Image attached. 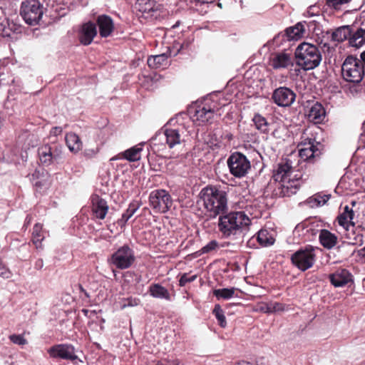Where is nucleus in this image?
Wrapping results in <instances>:
<instances>
[{
    "label": "nucleus",
    "instance_id": "1",
    "mask_svg": "<svg viewBox=\"0 0 365 365\" xmlns=\"http://www.w3.org/2000/svg\"><path fill=\"white\" fill-rule=\"evenodd\" d=\"M299 173L289 159H283L274 170L273 178L278 182L277 195L280 197L290 196L299 189L301 179Z\"/></svg>",
    "mask_w": 365,
    "mask_h": 365
},
{
    "label": "nucleus",
    "instance_id": "2",
    "mask_svg": "<svg viewBox=\"0 0 365 365\" xmlns=\"http://www.w3.org/2000/svg\"><path fill=\"white\" fill-rule=\"evenodd\" d=\"M175 122L174 119H170L163 130L152 138L151 143L153 149L160 151L163 150L166 145L173 148L176 145L181 143L182 137L187 131L182 124H178L177 126L171 128L172 125H175Z\"/></svg>",
    "mask_w": 365,
    "mask_h": 365
},
{
    "label": "nucleus",
    "instance_id": "3",
    "mask_svg": "<svg viewBox=\"0 0 365 365\" xmlns=\"http://www.w3.org/2000/svg\"><path fill=\"white\" fill-rule=\"evenodd\" d=\"M203 205L209 215L215 217L227 209V194L217 186H207L200 193Z\"/></svg>",
    "mask_w": 365,
    "mask_h": 365
},
{
    "label": "nucleus",
    "instance_id": "4",
    "mask_svg": "<svg viewBox=\"0 0 365 365\" xmlns=\"http://www.w3.org/2000/svg\"><path fill=\"white\" fill-rule=\"evenodd\" d=\"M250 217L242 211L231 212L219 218V230L226 237H233L247 230L250 225Z\"/></svg>",
    "mask_w": 365,
    "mask_h": 365
},
{
    "label": "nucleus",
    "instance_id": "5",
    "mask_svg": "<svg viewBox=\"0 0 365 365\" xmlns=\"http://www.w3.org/2000/svg\"><path fill=\"white\" fill-rule=\"evenodd\" d=\"M295 57L297 64L304 71H309L318 67L322 59L319 48L306 42L297 46Z\"/></svg>",
    "mask_w": 365,
    "mask_h": 365
},
{
    "label": "nucleus",
    "instance_id": "6",
    "mask_svg": "<svg viewBox=\"0 0 365 365\" xmlns=\"http://www.w3.org/2000/svg\"><path fill=\"white\" fill-rule=\"evenodd\" d=\"M341 71L345 81L358 83L361 81L364 75V64L360 59L349 56L344 61Z\"/></svg>",
    "mask_w": 365,
    "mask_h": 365
},
{
    "label": "nucleus",
    "instance_id": "7",
    "mask_svg": "<svg viewBox=\"0 0 365 365\" xmlns=\"http://www.w3.org/2000/svg\"><path fill=\"white\" fill-rule=\"evenodd\" d=\"M227 163L230 173L239 178L245 176L251 168L250 161L239 152L231 154Z\"/></svg>",
    "mask_w": 365,
    "mask_h": 365
},
{
    "label": "nucleus",
    "instance_id": "8",
    "mask_svg": "<svg viewBox=\"0 0 365 365\" xmlns=\"http://www.w3.org/2000/svg\"><path fill=\"white\" fill-rule=\"evenodd\" d=\"M20 14L26 24L36 25L43 15V9L37 0H26L21 3Z\"/></svg>",
    "mask_w": 365,
    "mask_h": 365
},
{
    "label": "nucleus",
    "instance_id": "9",
    "mask_svg": "<svg viewBox=\"0 0 365 365\" xmlns=\"http://www.w3.org/2000/svg\"><path fill=\"white\" fill-rule=\"evenodd\" d=\"M41 163L48 166L54 163H58L63 158V147L61 145L51 144L40 147L38 150Z\"/></svg>",
    "mask_w": 365,
    "mask_h": 365
},
{
    "label": "nucleus",
    "instance_id": "10",
    "mask_svg": "<svg viewBox=\"0 0 365 365\" xmlns=\"http://www.w3.org/2000/svg\"><path fill=\"white\" fill-rule=\"evenodd\" d=\"M135 259L133 250L128 245L118 248L110 257V262L120 269H128Z\"/></svg>",
    "mask_w": 365,
    "mask_h": 365
},
{
    "label": "nucleus",
    "instance_id": "11",
    "mask_svg": "<svg viewBox=\"0 0 365 365\" xmlns=\"http://www.w3.org/2000/svg\"><path fill=\"white\" fill-rule=\"evenodd\" d=\"M190 118L196 125L210 123L215 114V106L211 107L205 103L196 104L189 110Z\"/></svg>",
    "mask_w": 365,
    "mask_h": 365
},
{
    "label": "nucleus",
    "instance_id": "12",
    "mask_svg": "<svg viewBox=\"0 0 365 365\" xmlns=\"http://www.w3.org/2000/svg\"><path fill=\"white\" fill-rule=\"evenodd\" d=\"M292 263L302 271L312 267L316 260L315 249L308 246L294 252L291 257Z\"/></svg>",
    "mask_w": 365,
    "mask_h": 365
},
{
    "label": "nucleus",
    "instance_id": "13",
    "mask_svg": "<svg viewBox=\"0 0 365 365\" xmlns=\"http://www.w3.org/2000/svg\"><path fill=\"white\" fill-rule=\"evenodd\" d=\"M150 205L156 212L165 213L173 205L170 195L165 190H155L149 195Z\"/></svg>",
    "mask_w": 365,
    "mask_h": 365
},
{
    "label": "nucleus",
    "instance_id": "14",
    "mask_svg": "<svg viewBox=\"0 0 365 365\" xmlns=\"http://www.w3.org/2000/svg\"><path fill=\"white\" fill-rule=\"evenodd\" d=\"M272 98L278 106L288 107L294 102L296 94L289 88L279 87L274 91Z\"/></svg>",
    "mask_w": 365,
    "mask_h": 365
},
{
    "label": "nucleus",
    "instance_id": "15",
    "mask_svg": "<svg viewBox=\"0 0 365 365\" xmlns=\"http://www.w3.org/2000/svg\"><path fill=\"white\" fill-rule=\"evenodd\" d=\"M48 352L52 358L74 361L78 357L75 354V349L72 345L61 344L51 346Z\"/></svg>",
    "mask_w": 365,
    "mask_h": 365
},
{
    "label": "nucleus",
    "instance_id": "16",
    "mask_svg": "<svg viewBox=\"0 0 365 365\" xmlns=\"http://www.w3.org/2000/svg\"><path fill=\"white\" fill-rule=\"evenodd\" d=\"M301 145L303 147L299 149V156L304 161H312V159L319 154L318 148L311 138L302 141Z\"/></svg>",
    "mask_w": 365,
    "mask_h": 365
},
{
    "label": "nucleus",
    "instance_id": "17",
    "mask_svg": "<svg viewBox=\"0 0 365 365\" xmlns=\"http://www.w3.org/2000/svg\"><path fill=\"white\" fill-rule=\"evenodd\" d=\"M270 65L274 69L287 68L293 65V60L289 53L277 52L272 55Z\"/></svg>",
    "mask_w": 365,
    "mask_h": 365
},
{
    "label": "nucleus",
    "instance_id": "18",
    "mask_svg": "<svg viewBox=\"0 0 365 365\" xmlns=\"http://www.w3.org/2000/svg\"><path fill=\"white\" fill-rule=\"evenodd\" d=\"M329 279L335 287H341L352 282V275L346 269H339L329 275Z\"/></svg>",
    "mask_w": 365,
    "mask_h": 365
},
{
    "label": "nucleus",
    "instance_id": "19",
    "mask_svg": "<svg viewBox=\"0 0 365 365\" xmlns=\"http://www.w3.org/2000/svg\"><path fill=\"white\" fill-rule=\"evenodd\" d=\"M91 202V209L94 216L100 220L105 219L109 209L106 200L98 195H93Z\"/></svg>",
    "mask_w": 365,
    "mask_h": 365
},
{
    "label": "nucleus",
    "instance_id": "20",
    "mask_svg": "<svg viewBox=\"0 0 365 365\" xmlns=\"http://www.w3.org/2000/svg\"><path fill=\"white\" fill-rule=\"evenodd\" d=\"M143 143L138 144L135 146H133L123 153L118 154L117 155L113 157L111 160H117L125 159L130 162L138 161L140 159V153L143 150Z\"/></svg>",
    "mask_w": 365,
    "mask_h": 365
},
{
    "label": "nucleus",
    "instance_id": "21",
    "mask_svg": "<svg viewBox=\"0 0 365 365\" xmlns=\"http://www.w3.org/2000/svg\"><path fill=\"white\" fill-rule=\"evenodd\" d=\"M97 24L100 35L103 38L109 36L114 30L113 21L109 16H98L97 18Z\"/></svg>",
    "mask_w": 365,
    "mask_h": 365
},
{
    "label": "nucleus",
    "instance_id": "22",
    "mask_svg": "<svg viewBox=\"0 0 365 365\" xmlns=\"http://www.w3.org/2000/svg\"><path fill=\"white\" fill-rule=\"evenodd\" d=\"M97 34L96 26L94 23L88 22L83 25L80 33V41L83 45H89Z\"/></svg>",
    "mask_w": 365,
    "mask_h": 365
},
{
    "label": "nucleus",
    "instance_id": "23",
    "mask_svg": "<svg viewBox=\"0 0 365 365\" xmlns=\"http://www.w3.org/2000/svg\"><path fill=\"white\" fill-rule=\"evenodd\" d=\"M354 218V210L349 205H346L344 207L342 212L338 216L337 220L340 226L348 230L350 226L355 225Z\"/></svg>",
    "mask_w": 365,
    "mask_h": 365
},
{
    "label": "nucleus",
    "instance_id": "24",
    "mask_svg": "<svg viewBox=\"0 0 365 365\" xmlns=\"http://www.w3.org/2000/svg\"><path fill=\"white\" fill-rule=\"evenodd\" d=\"M325 113V110L322 105L319 103H315L310 108L307 115L309 121L317 124L324 120Z\"/></svg>",
    "mask_w": 365,
    "mask_h": 365
},
{
    "label": "nucleus",
    "instance_id": "25",
    "mask_svg": "<svg viewBox=\"0 0 365 365\" xmlns=\"http://www.w3.org/2000/svg\"><path fill=\"white\" fill-rule=\"evenodd\" d=\"M321 245L327 249L333 248L338 242V237L327 230H321L319 235Z\"/></svg>",
    "mask_w": 365,
    "mask_h": 365
},
{
    "label": "nucleus",
    "instance_id": "26",
    "mask_svg": "<svg viewBox=\"0 0 365 365\" xmlns=\"http://www.w3.org/2000/svg\"><path fill=\"white\" fill-rule=\"evenodd\" d=\"M29 178L35 187L41 188L46 185L48 181V173L43 168H36L34 172L29 175Z\"/></svg>",
    "mask_w": 365,
    "mask_h": 365
},
{
    "label": "nucleus",
    "instance_id": "27",
    "mask_svg": "<svg viewBox=\"0 0 365 365\" xmlns=\"http://www.w3.org/2000/svg\"><path fill=\"white\" fill-rule=\"evenodd\" d=\"M136 7L141 13L153 16L158 10V4L154 0H138Z\"/></svg>",
    "mask_w": 365,
    "mask_h": 365
},
{
    "label": "nucleus",
    "instance_id": "28",
    "mask_svg": "<svg viewBox=\"0 0 365 365\" xmlns=\"http://www.w3.org/2000/svg\"><path fill=\"white\" fill-rule=\"evenodd\" d=\"M349 45L352 47L359 48L365 44V29L363 26L355 31H351V36L349 39Z\"/></svg>",
    "mask_w": 365,
    "mask_h": 365
},
{
    "label": "nucleus",
    "instance_id": "29",
    "mask_svg": "<svg viewBox=\"0 0 365 365\" xmlns=\"http://www.w3.org/2000/svg\"><path fill=\"white\" fill-rule=\"evenodd\" d=\"M149 293L154 298L170 299L168 290L159 284H153L149 287Z\"/></svg>",
    "mask_w": 365,
    "mask_h": 365
},
{
    "label": "nucleus",
    "instance_id": "30",
    "mask_svg": "<svg viewBox=\"0 0 365 365\" xmlns=\"http://www.w3.org/2000/svg\"><path fill=\"white\" fill-rule=\"evenodd\" d=\"M65 138L66 145L71 152L77 153L81 149L82 142L76 133H67Z\"/></svg>",
    "mask_w": 365,
    "mask_h": 365
},
{
    "label": "nucleus",
    "instance_id": "31",
    "mask_svg": "<svg viewBox=\"0 0 365 365\" xmlns=\"http://www.w3.org/2000/svg\"><path fill=\"white\" fill-rule=\"evenodd\" d=\"M140 205L138 202H131L128 209L125 211V212L122 215L121 218H120L117 223L118 225L123 228L125 226L126 222L133 216V215L136 212V211L139 209Z\"/></svg>",
    "mask_w": 365,
    "mask_h": 365
},
{
    "label": "nucleus",
    "instance_id": "32",
    "mask_svg": "<svg viewBox=\"0 0 365 365\" xmlns=\"http://www.w3.org/2000/svg\"><path fill=\"white\" fill-rule=\"evenodd\" d=\"M351 36V28L349 26H343L337 28L331 34V39L334 41L341 42L350 38Z\"/></svg>",
    "mask_w": 365,
    "mask_h": 365
},
{
    "label": "nucleus",
    "instance_id": "33",
    "mask_svg": "<svg viewBox=\"0 0 365 365\" xmlns=\"http://www.w3.org/2000/svg\"><path fill=\"white\" fill-rule=\"evenodd\" d=\"M304 33V25L301 23L297 24L295 26L287 28L285 34L287 39L289 41L297 40L300 38Z\"/></svg>",
    "mask_w": 365,
    "mask_h": 365
},
{
    "label": "nucleus",
    "instance_id": "34",
    "mask_svg": "<svg viewBox=\"0 0 365 365\" xmlns=\"http://www.w3.org/2000/svg\"><path fill=\"white\" fill-rule=\"evenodd\" d=\"M330 195L316 194L306 200V203L312 208L324 205L330 198Z\"/></svg>",
    "mask_w": 365,
    "mask_h": 365
},
{
    "label": "nucleus",
    "instance_id": "35",
    "mask_svg": "<svg viewBox=\"0 0 365 365\" xmlns=\"http://www.w3.org/2000/svg\"><path fill=\"white\" fill-rule=\"evenodd\" d=\"M257 240L261 246L267 247L274 244V238L267 230H260L257 236Z\"/></svg>",
    "mask_w": 365,
    "mask_h": 365
},
{
    "label": "nucleus",
    "instance_id": "36",
    "mask_svg": "<svg viewBox=\"0 0 365 365\" xmlns=\"http://www.w3.org/2000/svg\"><path fill=\"white\" fill-rule=\"evenodd\" d=\"M168 63V55L162 53L150 56L148 58V65L151 68H160L166 66Z\"/></svg>",
    "mask_w": 365,
    "mask_h": 365
},
{
    "label": "nucleus",
    "instance_id": "37",
    "mask_svg": "<svg viewBox=\"0 0 365 365\" xmlns=\"http://www.w3.org/2000/svg\"><path fill=\"white\" fill-rule=\"evenodd\" d=\"M44 236L42 232V225L37 223L34 225L32 232V242L36 249H41V242L43 240Z\"/></svg>",
    "mask_w": 365,
    "mask_h": 365
},
{
    "label": "nucleus",
    "instance_id": "38",
    "mask_svg": "<svg viewBox=\"0 0 365 365\" xmlns=\"http://www.w3.org/2000/svg\"><path fill=\"white\" fill-rule=\"evenodd\" d=\"M237 289L235 287L217 289L213 291V294L217 299H229L235 296V292Z\"/></svg>",
    "mask_w": 365,
    "mask_h": 365
},
{
    "label": "nucleus",
    "instance_id": "39",
    "mask_svg": "<svg viewBox=\"0 0 365 365\" xmlns=\"http://www.w3.org/2000/svg\"><path fill=\"white\" fill-rule=\"evenodd\" d=\"M257 130L263 133L269 132V123L266 118L259 114H255L252 119Z\"/></svg>",
    "mask_w": 365,
    "mask_h": 365
},
{
    "label": "nucleus",
    "instance_id": "40",
    "mask_svg": "<svg viewBox=\"0 0 365 365\" xmlns=\"http://www.w3.org/2000/svg\"><path fill=\"white\" fill-rule=\"evenodd\" d=\"M302 231L305 240H310L311 237L316 235L317 230H315L312 225L304 226V225H298L296 227V232Z\"/></svg>",
    "mask_w": 365,
    "mask_h": 365
},
{
    "label": "nucleus",
    "instance_id": "41",
    "mask_svg": "<svg viewBox=\"0 0 365 365\" xmlns=\"http://www.w3.org/2000/svg\"><path fill=\"white\" fill-rule=\"evenodd\" d=\"M11 155L5 154L4 151L0 148V161H6L9 163H20L19 159L16 157V150H10Z\"/></svg>",
    "mask_w": 365,
    "mask_h": 365
},
{
    "label": "nucleus",
    "instance_id": "42",
    "mask_svg": "<svg viewBox=\"0 0 365 365\" xmlns=\"http://www.w3.org/2000/svg\"><path fill=\"white\" fill-rule=\"evenodd\" d=\"M213 314H215L217 322L221 327H225L227 325L226 319L224 314V312L219 304H216L213 309Z\"/></svg>",
    "mask_w": 365,
    "mask_h": 365
},
{
    "label": "nucleus",
    "instance_id": "43",
    "mask_svg": "<svg viewBox=\"0 0 365 365\" xmlns=\"http://www.w3.org/2000/svg\"><path fill=\"white\" fill-rule=\"evenodd\" d=\"M350 1L351 0H327V4L329 7L333 8L335 10H340Z\"/></svg>",
    "mask_w": 365,
    "mask_h": 365
},
{
    "label": "nucleus",
    "instance_id": "44",
    "mask_svg": "<svg viewBox=\"0 0 365 365\" xmlns=\"http://www.w3.org/2000/svg\"><path fill=\"white\" fill-rule=\"evenodd\" d=\"M218 248V242L216 240H212L201 249V252L202 253H209L217 250Z\"/></svg>",
    "mask_w": 365,
    "mask_h": 365
},
{
    "label": "nucleus",
    "instance_id": "45",
    "mask_svg": "<svg viewBox=\"0 0 365 365\" xmlns=\"http://www.w3.org/2000/svg\"><path fill=\"white\" fill-rule=\"evenodd\" d=\"M9 339L15 344L23 346L27 344V340L21 334H11Z\"/></svg>",
    "mask_w": 365,
    "mask_h": 365
},
{
    "label": "nucleus",
    "instance_id": "46",
    "mask_svg": "<svg viewBox=\"0 0 365 365\" xmlns=\"http://www.w3.org/2000/svg\"><path fill=\"white\" fill-rule=\"evenodd\" d=\"M197 278V275H192L189 276L187 273L183 274L180 280H179V285L180 287H184L187 283L192 282L195 281Z\"/></svg>",
    "mask_w": 365,
    "mask_h": 365
},
{
    "label": "nucleus",
    "instance_id": "47",
    "mask_svg": "<svg viewBox=\"0 0 365 365\" xmlns=\"http://www.w3.org/2000/svg\"><path fill=\"white\" fill-rule=\"evenodd\" d=\"M11 276V272L0 262V277L4 279H9Z\"/></svg>",
    "mask_w": 365,
    "mask_h": 365
},
{
    "label": "nucleus",
    "instance_id": "48",
    "mask_svg": "<svg viewBox=\"0 0 365 365\" xmlns=\"http://www.w3.org/2000/svg\"><path fill=\"white\" fill-rule=\"evenodd\" d=\"M270 303L272 313L280 312L287 310V307L284 304L273 302H270Z\"/></svg>",
    "mask_w": 365,
    "mask_h": 365
},
{
    "label": "nucleus",
    "instance_id": "49",
    "mask_svg": "<svg viewBox=\"0 0 365 365\" xmlns=\"http://www.w3.org/2000/svg\"><path fill=\"white\" fill-rule=\"evenodd\" d=\"M320 11H319V8L315 5H312V6H310L308 9H307V11H306V16H317L319 14Z\"/></svg>",
    "mask_w": 365,
    "mask_h": 365
},
{
    "label": "nucleus",
    "instance_id": "50",
    "mask_svg": "<svg viewBox=\"0 0 365 365\" xmlns=\"http://www.w3.org/2000/svg\"><path fill=\"white\" fill-rule=\"evenodd\" d=\"M182 163H178L176 165V173L181 176L185 177L187 175L189 174L190 170L187 168H182Z\"/></svg>",
    "mask_w": 365,
    "mask_h": 365
},
{
    "label": "nucleus",
    "instance_id": "51",
    "mask_svg": "<svg viewBox=\"0 0 365 365\" xmlns=\"http://www.w3.org/2000/svg\"><path fill=\"white\" fill-rule=\"evenodd\" d=\"M126 301L127 303H125L121 306L122 309H125L127 307H135L138 305L140 303V299H138L129 298L127 299Z\"/></svg>",
    "mask_w": 365,
    "mask_h": 365
},
{
    "label": "nucleus",
    "instance_id": "52",
    "mask_svg": "<svg viewBox=\"0 0 365 365\" xmlns=\"http://www.w3.org/2000/svg\"><path fill=\"white\" fill-rule=\"evenodd\" d=\"M348 238L351 240L350 243L352 245H361L364 243L362 235H357L353 239H351L350 236H348Z\"/></svg>",
    "mask_w": 365,
    "mask_h": 365
},
{
    "label": "nucleus",
    "instance_id": "53",
    "mask_svg": "<svg viewBox=\"0 0 365 365\" xmlns=\"http://www.w3.org/2000/svg\"><path fill=\"white\" fill-rule=\"evenodd\" d=\"M98 153V148L86 149L84 151V155L86 158H91L94 157Z\"/></svg>",
    "mask_w": 365,
    "mask_h": 365
},
{
    "label": "nucleus",
    "instance_id": "54",
    "mask_svg": "<svg viewBox=\"0 0 365 365\" xmlns=\"http://www.w3.org/2000/svg\"><path fill=\"white\" fill-rule=\"evenodd\" d=\"M157 365H184L180 359H174L173 361H167L166 363H159Z\"/></svg>",
    "mask_w": 365,
    "mask_h": 365
},
{
    "label": "nucleus",
    "instance_id": "55",
    "mask_svg": "<svg viewBox=\"0 0 365 365\" xmlns=\"http://www.w3.org/2000/svg\"><path fill=\"white\" fill-rule=\"evenodd\" d=\"M261 310L265 313H269V314L272 313L271 303L269 302V303L264 304L262 307H261Z\"/></svg>",
    "mask_w": 365,
    "mask_h": 365
},
{
    "label": "nucleus",
    "instance_id": "56",
    "mask_svg": "<svg viewBox=\"0 0 365 365\" xmlns=\"http://www.w3.org/2000/svg\"><path fill=\"white\" fill-rule=\"evenodd\" d=\"M63 131V129L61 127H54L51 130V135H53L54 136H57L60 135Z\"/></svg>",
    "mask_w": 365,
    "mask_h": 365
},
{
    "label": "nucleus",
    "instance_id": "57",
    "mask_svg": "<svg viewBox=\"0 0 365 365\" xmlns=\"http://www.w3.org/2000/svg\"><path fill=\"white\" fill-rule=\"evenodd\" d=\"M43 265V260H42V259H38V260L36 262L35 267H36V268H37V269H41V268H42Z\"/></svg>",
    "mask_w": 365,
    "mask_h": 365
},
{
    "label": "nucleus",
    "instance_id": "58",
    "mask_svg": "<svg viewBox=\"0 0 365 365\" xmlns=\"http://www.w3.org/2000/svg\"><path fill=\"white\" fill-rule=\"evenodd\" d=\"M363 129H364V131H363V133L361 134L360 139H361V140H362V141H365V122H364V124H363Z\"/></svg>",
    "mask_w": 365,
    "mask_h": 365
},
{
    "label": "nucleus",
    "instance_id": "59",
    "mask_svg": "<svg viewBox=\"0 0 365 365\" xmlns=\"http://www.w3.org/2000/svg\"><path fill=\"white\" fill-rule=\"evenodd\" d=\"M31 222V217L29 215H27L26 220H25V225H28Z\"/></svg>",
    "mask_w": 365,
    "mask_h": 365
},
{
    "label": "nucleus",
    "instance_id": "60",
    "mask_svg": "<svg viewBox=\"0 0 365 365\" xmlns=\"http://www.w3.org/2000/svg\"><path fill=\"white\" fill-rule=\"evenodd\" d=\"M235 365H252V364L249 362H247V361H241V362L235 364Z\"/></svg>",
    "mask_w": 365,
    "mask_h": 365
},
{
    "label": "nucleus",
    "instance_id": "61",
    "mask_svg": "<svg viewBox=\"0 0 365 365\" xmlns=\"http://www.w3.org/2000/svg\"><path fill=\"white\" fill-rule=\"evenodd\" d=\"M361 61L363 63H365V51L362 52L361 54Z\"/></svg>",
    "mask_w": 365,
    "mask_h": 365
},
{
    "label": "nucleus",
    "instance_id": "62",
    "mask_svg": "<svg viewBox=\"0 0 365 365\" xmlns=\"http://www.w3.org/2000/svg\"><path fill=\"white\" fill-rule=\"evenodd\" d=\"M80 289L81 291L84 293V294L87 297H89V295L88 294V292L81 287L80 286Z\"/></svg>",
    "mask_w": 365,
    "mask_h": 365
},
{
    "label": "nucleus",
    "instance_id": "63",
    "mask_svg": "<svg viewBox=\"0 0 365 365\" xmlns=\"http://www.w3.org/2000/svg\"><path fill=\"white\" fill-rule=\"evenodd\" d=\"M356 201H351L350 205H349L350 206V207H352V209L354 208V207L356 205Z\"/></svg>",
    "mask_w": 365,
    "mask_h": 365
},
{
    "label": "nucleus",
    "instance_id": "64",
    "mask_svg": "<svg viewBox=\"0 0 365 365\" xmlns=\"http://www.w3.org/2000/svg\"><path fill=\"white\" fill-rule=\"evenodd\" d=\"M82 312L85 314V315H87L88 313V310L87 309H83Z\"/></svg>",
    "mask_w": 365,
    "mask_h": 365
}]
</instances>
